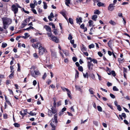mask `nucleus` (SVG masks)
<instances>
[{"mask_svg":"<svg viewBox=\"0 0 130 130\" xmlns=\"http://www.w3.org/2000/svg\"><path fill=\"white\" fill-rule=\"evenodd\" d=\"M2 20L3 22L9 25L11 24L12 22L11 19L7 18H3Z\"/></svg>","mask_w":130,"mask_h":130,"instance_id":"f257e3e1","label":"nucleus"},{"mask_svg":"<svg viewBox=\"0 0 130 130\" xmlns=\"http://www.w3.org/2000/svg\"><path fill=\"white\" fill-rule=\"evenodd\" d=\"M41 45V44H40L39 48V53L40 55H43L44 52H47L46 50Z\"/></svg>","mask_w":130,"mask_h":130,"instance_id":"f03ea898","label":"nucleus"},{"mask_svg":"<svg viewBox=\"0 0 130 130\" xmlns=\"http://www.w3.org/2000/svg\"><path fill=\"white\" fill-rule=\"evenodd\" d=\"M11 8L13 12L15 14L18 13V8L15 5H12Z\"/></svg>","mask_w":130,"mask_h":130,"instance_id":"7ed1b4c3","label":"nucleus"},{"mask_svg":"<svg viewBox=\"0 0 130 130\" xmlns=\"http://www.w3.org/2000/svg\"><path fill=\"white\" fill-rule=\"evenodd\" d=\"M31 75L32 76L34 77H35V75H40V74L38 70H35L33 71H30Z\"/></svg>","mask_w":130,"mask_h":130,"instance_id":"20e7f679","label":"nucleus"},{"mask_svg":"<svg viewBox=\"0 0 130 130\" xmlns=\"http://www.w3.org/2000/svg\"><path fill=\"white\" fill-rule=\"evenodd\" d=\"M115 4H110L108 7V9L110 11H112L114 9Z\"/></svg>","mask_w":130,"mask_h":130,"instance_id":"39448f33","label":"nucleus"},{"mask_svg":"<svg viewBox=\"0 0 130 130\" xmlns=\"http://www.w3.org/2000/svg\"><path fill=\"white\" fill-rule=\"evenodd\" d=\"M57 123L55 122L54 121H52V122L50 123V124L51 125L52 129V130H55V128L56 125Z\"/></svg>","mask_w":130,"mask_h":130,"instance_id":"423d86ee","label":"nucleus"},{"mask_svg":"<svg viewBox=\"0 0 130 130\" xmlns=\"http://www.w3.org/2000/svg\"><path fill=\"white\" fill-rule=\"evenodd\" d=\"M51 40L56 43H58L59 42V39L57 37L54 36V35L52 36Z\"/></svg>","mask_w":130,"mask_h":130,"instance_id":"0eeeda50","label":"nucleus"},{"mask_svg":"<svg viewBox=\"0 0 130 130\" xmlns=\"http://www.w3.org/2000/svg\"><path fill=\"white\" fill-rule=\"evenodd\" d=\"M44 27L46 29V31L48 32H51V28L49 26L45 25L44 26Z\"/></svg>","mask_w":130,"mask_h":130,"instance_id":"6e6552de","label":"nucleus"},{"mask_svg":"<svg viewBox=\"0 0 130 130\" xmlns=\"http://www.w3.org/2000/svg\"><path fill=\"white\" fill-rule=\"evenodd\" d=\"M51 55L52 58H56V52L54 51H52L51 52Z\"/></svg>","mask_w":130,"mask_h":130,"instance_id":"1a4fd4ad","label":"nucleus"},{"mask_svg":"<svg viewBox=\"0 0 130 130\" xmlns=\"http://www.w3.org/2000/svg\"><path fill=\"white\" fill-rule=\"evenodd\" d=\"M40 44V43L39 42H38L36 44L33 43L32 44V47L35 48H37L38 47V45L39 44Z\"/></svg>","mask_w":130,"mask_h":130,"instance_id":"9d476101","label":"nucleus"},{"mask_svg":"<svg viewBox=\"0 0 130 130\" xmlns=\"http://www.w3.org/2000/svg\"><path fill=\"white\" fill-rule=\"evenodd\" d=\"M87 66L88 69L89 70L92 69V67L93 66V64L91 63V62L89 61L88 62Z\"/></svg>","mask_w":130,"mask_h":130,"instance_id":"9b49d317","label":"nucleus"},{"mask_svg":"<svg viewBox=\"0 0 130 130\" xmlns=\"http://www.w3.org/2000/svg\"><path fill=\"white\" fill-rule=\"evenodd\" d=\"M51 110L53 114H54L57 112V110L55 107H52L51 108Z\"/></svg>","mask_w":130,"mask_h":130,"instance_id":"f8f14e48","label":"nucleus"},{"mask_svg":"<svg viewBox=\"0 0 130 130\" xmlns=\"http://www.w3.org/2000/svg\"><path fill=\"white\" fill-rule=\"evenodd\" d=\"M67 94L68 97L71 99L72 98L71 91L67 89Z\"/></svg>","mask_w":130,"mask_h":130,"instance_id":"ddd939ff","label":"nucleus"},{"mask_svg":"<svg viewBox=\"0 0 130 130\" xmlns=\"http://www.w3.org/2000/svg\"><path fill=\"white\" fill-rule=\"evenodd\" d=\"M54 17L53 15V12H51L50 15L48 17V19L50 20V21H52V19H51L52 18H53Z\"/></svg>","mask_w":130,"mask_h":130,"instance_id":"4468645a","label":"nucleus"},{"mask_svg":"<svg viewBox=\"0 0 130 130\" xmlns=\"http://www.w3.org/2000/svg\"><path fill=\"white\" fill-rule=\"evenodd\" d=\"M76 23H77L82 22V18L81 17H79V18H76Z\"/></svg>","mask_w":130,"mask_h":130,"instance_id":"2eb2a0df","label":"nucleus"},{"mask_svg":"<svg viewBox=\"0 0 130 130\" xmlns=\"http://www.w3.org/2000/svg\"><path fill=\"white\" fill-rule=\"evenodd\" d=\"M3 27L4 29H7L9 25L7 24L4 23V22H3Z\"/></svg>","mask_w":130,"mask_h":130,"instance_id":"dca6fc26","label":"nucleus"},{"mask_svg":"<svg viewBox=\"0 0 130 130\" xmlns=\"http://www.w3.org/2000/svg\"><path fill=\"white\" fill-rule=\"evenodd\" d=\"M97 5L99 7L101 6L105 7V6L104 5V4L100 2H99L98 3Z\"/></svg>","mask_w":130,"mask_h":130,"instance_id":"f3484780","label":"nucleus"},{"mask_svg":"<svg viewBox=\"0 0 130 130\" xmlns=\"http://www.w3.org/2000/svg\"><path fill=\"white\" fill-rule=\"evenodd\" d=\"M66 109V108L65 107H64L61 110V112H60L59 113V115L60 116H61V114H63V112L65 111Z\"/></svg>","mask_w":130,"mask_h":130,"instance_id":"a211bd4d","label":"nucleus"},{"mask_svg":"<svg viewBox=\"0 0 130 130\" xmlns=\"http://www.w3.org/2000/svg\"><path fill=\"white\" fill-rule=\"evenodd\" d=\"M47 113L48 116L50 117H52L53 114L51 110L50 109H48Z\"/></svg>","mask_w":130,"mask_h":130,"instance_id":"6ab92c4d","label":"nucleus"},{"mask_svg":"<svg viewBox=\"0 0 130 130\" xmlns=\"http://www.w3.org/2000/svg\"><path fill=\"white\" fill-rule=\"evenodd\" d=\"M98 16L96 15H93L92 17V19L93 20L96 21V19L97 18Z\"/></svg>","mask_w":130,"mask_h":130,"instance_id":"aec40b11","label":"nucleus"},{"mask_svg":"<svg viewBox=\"0 0 130 130\" xmlns=\"http://www.w3.org/2000/svg\"><path fill=\"white\" fill-rule=\"evenodd\" d=\"M109 23L113 25H115L116 24V23L113 21L111 20L109 21Z\"/></svg>","mask_w":130,"mask_h":130,"instance_id":"412c9836","label":"nucleus"},{"mask_svg":"<svg viewBox=\"0 0 130 130\" xmlns=\"http://www.w3.org/2000/svg\"><path fill=\"white\" fill-rule=\"evenodd\" d=\"M27 19H25L24 20V22L22 24V25L23 27L27 25Z\"/></svg>","mask_w":130,"mask_h":130,"instance_id":"4be33fe9","label":"nucleus"},{"mask_svg":"<svg viewBox=\"0 0 130 130\" xmlns=\"http://www.w3.org/2000/svg\"><path fill=\"white\" fill-rule=\"evenodd\" d=\"M5 100L6 102L9 105H11V104L9 101L7 99V97L6 95H5Z\"/></svg>","mask_w":130,"mask_h":130,"instance_id":"5701e85b","label":"nucleus"},{"mask_svg":"<svg viewBox=\"0 0 130 130\" xmlns=\"http://www.w3.org/2000/svg\"><path fill=\"white\" fill-rule=\"evenodd\" d=\"M54 118L55 120V122L57 123V114H55L54 116Z\"/></svg>","mask_w":130,"mask_h":130,"instance_id":"b1692460","label":"nucleus"},{"mask_svg":"<svg viewBox=\"0 0 130 130\" xmlns=\"http://www.w3.org/2000/svg\"><path fill=\"white\" fill-rule=\"evenodd\" d=\"M93 89L92 88H90L89 89V91L90 92V94H94L93 91Z\"/></svg>","mask_w":130,"mask_h":130,"instance_id":"393cba45","label":"nucleus"},{"mask_svg":"<svg viewBox=\"0 0 130 130\" xmlns=\"http://www.w3.org/2000/svg\"><path fill=\"white\" fill-rule=\"evenodd\" d=\"M88 23L89 26L91 27L93 25V22L92 21L90 20L88 21Z\"/></svg>","mask_w":130,"mask_h":130,"instance_id":"a878e982","label":"nucleus"},{"mask_svg":"<svg viewBox=\"0 0 130 130\" xmlns=\"http://www.w3.org/2000/svg\"><path fill=\"white\" fill-rule=\"evenodd\" d=\"M43 8L44 9H46L47 7V4L45 2H43Z\"/></svg>","mask_w":130,"mask_h":130,"instance_id":"bb28decb","label":"nucleus"},{"mask_svg":"<svg viewBox=\"0 0 130 130\" xmlns=\"http://www.w3.org/2000/svg\"><path fill=\"white\" fill-rule=\"evenodd\" d=\"M69 22L71 24H73V20L71 18H69Z\"/></svg>","mask_w":130,"mask_h":130,"instance_id":"cd10ccee","label":"nucleus"},{"mask_svg":"<svg viewBox=\"0 0 130 130\" xmlns=\"http://www.w3.org/2000/svg\"><path fill=\"white\" fill-rule=\"evenodd\" d=\"M47 34L48 35V36L49 37H50L51 38L52 37V36H53L52 34L51 31V32H48L47 33Z\"/></svg>","mask_w":130,"mask_h":130,"instance_id":"c85d7f7f","label":"nucleus"},{"mask_svg":"<svg viewBox=\"0 0 130 130\" xmlns=\"http://www.w3.org/2000/svg\"><path fill=\"white\" fill-rule=\"evenodd\" d=\"M81 49L82 51H86V48L85 47L84 45H83Z\"/></svg>","mask_w":130,"mask_h":130,"instance_id":"c756f323","label":"nucleus"},{"mask_svg":"<svg viewBox=\"0 0 130 130\" xmlns=\"http://www.w3.org/2000/svg\"><path fill=\"white\" fill-rule=\"evenodd\" d=\"M100 13V11L98 10H96L94 11V13L95 14H99Z\"/></svg>","mask_w":130,"mask_h":130,"instance_id":"7c9ffc66","label":"nucleus"},{"mask_svg":"<svg viewBox=\"0 0 130 130\" xmlns=\"http://www.w3.org/2000/svg\"><path fill=\"white\" fill-rule=\"evenodd\" d=\"M83 73L84 77V78H88V75L87 72H86L85 74L84 73Z\"/></svg>","mask_w":130,"mask_h":130,"instance_id":"2f4dec72","label":"nucleus"},{"mask_svg":"<svg viewBox=\"0 0 130 130\" xmlns=\"http://www.w3.org/2000/svg\"><path fill=\"white\" fill-rule=\"evenodd\" d=\"M97 108L98 110L100 112H101L102 111V107L100 106H97Z\"/></svg>","mask_w":130,"mask_h":130,"instance_id":"473e14b6","label":"nucleus"},{"mask_svg":"<svg viewBox=\"0 0 130 130\" xmlns=\"http://www.w3.org/2000/svg\"><path fill=\"white\" fill-rule=\"evenodd\" d=\"M76 73L75 75V77L76 78H78V77L79 73V72L77 70H76Z\"/></svg>","mask_w":130,"mask_h":130,"instance_id":"72a5a7b5","label":"nucleus"},{"mask_svg":"<svg viewBox=\"0 0 130 130\" xmlns=\"http://www.w3.org/2000/svg\"><path fill=\"white\" fill-rule=\"evenodd\" d=\"M94 45L93 44H92L89 45V48L90 49H91V48H93L94 47Z\"/></svg>","mask_w":130,"mask_h":130,"instance_id":"f704fd0d","label":"nucleus"},{"mask_svg":"<svg viewBox=\"0 0 130 130\" xmlns=\"http://www.w3.org/2000/svg\"><path fill=\"white\" fill-rule=\"evenodd\" d=\"M7 44L5 43H3L2 44V47L4 48L6 47L7 46Z\"/></svg>","mask_w":130,"mask_h":130,"instance_id":"c9c22d12","label":"nucleus"},{"mask_svg":"<svg viewBox=\"0 0 130 130\" xmlns=\"http://www.w3.org/2000/svg\"><path fill=\"white\" fill-rule=\"evenodd\" d=\"M28 113L32 116H34L36 115V113H33L32 111H30V112Z\"/></svg>","mask_w":130,"mask_h":130,"instance_id":"e433bc0d","label":"nucleus"},{"mask_svg":"<svg viewBox=\"0 0 130 130\" xmlns=\"http://www.w3.org/2000/svg\"><path fill=\"white\" fill-rule=\"evenodd\" d=\"M78 70L82 72L83 71V69L82 66H79L78 67Z\"/></svg>","mask_w":130,"mask_h":130,"instance_id":"4c0bfd02","label":"nucleus"},{"mask_svg":"<svg viewBox=\"0 0 130 130\" xmlns=\"http://www.w3.org/2000/svg\"><path fill=\"white\" fill-rule=\"evenodd\" d=\"M93 61L94 63L97 64V60L95 59H92L90 62Z\"/></svg>","mask_w":130,"mask_h":130,"instance_id":"58836bf2","label":"nucleus"},{"mask_svg":"<svg viewBox=\"0 0 130 130\" xmlns=\"http://www.w3.org/2000/svg\"><path fill=\"white\" fill-rule=\"evenodd\" d=\"M75 88L76 89L78 90L79 91H81V89H80V86H77L76 85H75Z\"/></svg>","mask_w":130,"mask_h":130,"instance_id":"ea45409f","label":"nucleus"},{"mask_svg":"<svg viewBox=\"0 0 130 130\" xmlns=\"http://www.w3.org/2000/svg\"><path fill=\"white\" fill-rule=\"evenodd\" d=\"M31 42L32 43H34L36 42L37 40L36 39H32L30 40Z\"/></svg>","mask_w":130,"mask_h":130,"instance_id":"a19ab883","label":"nucleus"},{"mask_svg":"<svg viewBox=\"0 0 130 130\" xmlns=\"http://www.w3.org/2000/svg\"><path fill=\"white\" fill-rule=\"evenodd\" d=\"M93 124L95 125L96 126H98V122L96 121H93Z\"/></svg>","mask_w":130,"mask_h":130,"instance_id":"79ce46f5","label":"nucleus"},{"mask_svg":"<svg viewBox=\"0 0 130 130\" xmlns=\"http://www.w3.org/2000/svg\"><path fill=\"white\" fill-rule=\"evenodd\" d=\"M113 90L114 91H118V90H119L118 89V88H117L116 86H115L113 87Z\"/></svg>","mask_w":130,"mask_h":130,"instance_id":"37998d69","label":"nucleus"},{"mask_svg":"<svg viewBox=\"0 0 130 130\" xmlns=\"http://www.w3.org/2000/svg\"><path fill=\"white\" fill-rule=\"evenodd\" d=\"M14 125L15 127H19L20 126V124L17 123H15L14 124Z\"/></svg>","mask_w":130,"mask_h":130,"instance_id":"c03bdc74","label":"nucleus"},{"mask_svg":"<svg viewBox=\"0 0 130 130\" xmlns=\"http://www.w3.org/2000/svg\"><path fill=\"white\" fill-rule=\"evenodd\" d=\"M47 76V74L46 73H44V74L42 77V78L44 80Z\"/></svg>","mask_w":130,"mask_h":130,"instance_id":"a18cd8bd","label":"nucleus"},{"mask_svg":"<svg viewBox=\"0 0 130 130\" xmlns=\"http://www.w3.org/2000/svg\"><path fill=\"white\" fill-rule=\"evenodd\" d=\"M30 6L31 8L32 9L34 8L35 7V5L33 4H30Z\"/></svg>","mask_w":130,"mask_h":130,"instance_id":"49530a36","label":"nucleus"},{"mask_svg":"<svg viewBox=\"0 0 130 130\" xmlns=\"http://www.w3.org/2000/svg\"><path fill=\"white\" fill-rule=\"evenodd\" d=\"M72 38H73V37H72V36H71V34H69V36H68V39L69 40H71L72 39Z\"/></svg>","mask_w":130,"mask_h":130,"instance_id":"de8ad7c7","label":"nucleus"},{"mask_svg":"<svg viewBox=\"0 0 130 130\" xmlns=\"http://www.w3.org/2000/svg\"><path fill=\"white\" fill-rule=\"evenodd\" d=\"M91 78L93 79H94L95 77L94 75L93 74H91L90 75Z\"/></svg>","mask_w":130,"mask_h":130,"instance_id":"09e8293b","label":"nucleus"},{"mask_svg":"<svg viewBox=\"0 0 130 130\" xmlns=\"http://www.w3.org/2000/svg\"><path fill=\"white\" fill-rule=\"evenodd\" d=\"M117 109L118 110L120 111L121 110V107L120 106V105H118L117 106Z\"/></svg>","mask_w":130,"mask_h":130,"instance_id":"8fccbe9b","label":"nucleus"},{"mask_svg":"<svg viewBox=\"0 0 130 130\" xmlns=\"http://www.w3.org/2000/svg\"><path fill=\"white\" fill-rule=\"evenodd\" d=\"M34 57L35 58H37L38 57V55H37V54L36 53H35L33 54Z\"/></svg>","mask_w":130,"mask_h":130,"instance_id":"3c124183","label":"nucleus"},{"mask_svg":"<svg viewBox=\"0 0 130 130\" xmlns=\"http://www.w3.org/2000/svg\"><path fill=\"white\" fill-rule=\"evenodd\" d=\"M53 32L55 34V35H57V31L56 29H54L53 30Z\"/></svg>","mask_w":130,"mask_h":130,"instance_id":"603ef678","label":"nucleus"},{"mask_svg":"<svg viewBox=\"0 0 130 130\" xmlns=\"http://www.w3.org/2000/svg\"><path fill=\"white\" fill-rule=\"evenodd\" d=\"M18 71H20V64L19 63H18Z\"/></svg>","mask_w":130,"mask_h":130,"instance_id":"864d4df0","label":"nucleus"},{"mask_svg":"<svg viewBox=\"0 0 130 130\" xmlns=\"http://www.w3.org/2000/svg\"><path fill=\"white\" fill-rule=\"evenodd\" d=\"M24 35L26 37V39L27 38H28L30 36V35L28 34L27 33H25L24 34Z\"/></svg>","mask_w":130,"mask_h":130,"instance_id":"5fc2aeb1","label":"nucleus"},{"mask_svg":"<svg viewBox=\"0 0 130 130\" xmlns=\"http://www.w3.org/2000/svg\"><path fill=\"white\" fill-rule=\"evenodd\" d=\"M111 73L113 75V76H116L115 73L114 71H111Z\"/></svg>","mask_w":130,"mask_h":130,"instance_id":"6e6d98bb","label":"nucleus"},{"mask_svg":"<svg viewBox=\"0 0 130 130\" xmlns=\"http://www.w3.org/2000/svg\"><path fill=\"white\" fill-rule=\"evenodd\" d=\"M93 1L94 2V6L95 5V3H96V2H99L100 1V0H93Z\"/></svg>","mask_w":130,"mask_h":130,"instance_id":"4d7b16f0","label":"nucleus"},{"mask_svg":"<svg viewBox=\"0 0 130 130\" xmlns=\"http://www.w3.org/2000/svg\"><path fill=\"white\" fill-rule=\"evenodd\" d=\"M110 97L113 99H114L115 98V96L111 93H110Z\"/></svg>","mask_w":130,"mask_h":130,"instance_id":"13d9d810","label":"nucleus"},{"mask_svg":"<svg viewBox=\"0 0 130 130\" xmlns=\"http://www.w3.org/2000/svg\"><path fill=\"white\" fill-rule=\"evenodd\" d=\"M107 105L110 107L111 109H113V108L112 106L111 105L108 104V103H107Z\"/></svg>","mask_w":130,"mask_h":130,"instance_id":"bf43d9fd","label":"nucleus"},{"mask_svg":"<svg viewBox=\"0 0 130 130\" xmlns=\"http://www.w3.org/2000/svg\"><path fill=\"white\" fill-rule=\"evenodd\" d=\"M20 114L21 115L22 117H24L25 115L27 114V113H22V112L20 111Z\"/></svg>","mask_w":130,"mask_h":130,"instance_id":"052dcab7","label":"nucleus"},{"mask_svg":"<svg viewBox=\"0 0 130 130\" xmlns=\"http://www.w3.org/2000/svg\"><path fill=\"white\" fill-rule=\"evenodd\" d=\"M121 116L122 117H123L124 118H126V116L125 114L124 113H122V114Z\"/></svg>","mask_w":130,"mask_h":130,"instance_id":"680f3d73","label":"nucleus"},{"mask_svg":"<svg viewBox=\"0 0 130 130\" xmlns=\"http://www.w3.org/2000/svg\"><path fill=\"white\" fill-rule=\"evenodd\" d=\"M112 84L111 83H109V82H108L107 83V85L109 87L112 86Z\"/></svg>","mask_w":130,"mask_h":130,"instance_id":"e2e57ef3","label":"nucleus"},{"mask_svg":"<svg viewBox=\"0 0 130 130\" xmlns=\"http://www.w3.org/2000/svg\"><path fill=\"white\" fill-rule=\"evenodd\" d=\"M14 72V71H13L12 72V73L9 75V77L10 78H11L12 77H13V73Z\"/></svg>","mask_w":130,"mask_h":130,"instance_id":"0e129e2a","label":"nucleus"},{"mask_svg":"<svg viewBox=\"0 0 130 130\" xmlns=\"http://www.w3.org/2000/svg\"><path fill=\"white\" fill-rule=\"evenodd\" d=\"M61 89L62 90L64 91H65V90L67 91V89H68L67 88H64V87H61Z\"/></svg>","mask_w":130,"mask_h":130,"instance_id":"69168bd1","label":"nucleus"},{"mask_svg":"<svg viewBox=\"0 0 130 130\" xmlns=\"http://www.w3.org/2000/svg\"><path fill=\"white\" fill-rule=\"evenodd\" d=\"M32 11L35 14H37V12L36 11V10L35 9H32Z\"/></svg>","mask_w":130,"mask_h":130,"instance_id":"338daca9","label":"nucleus"},{"mask_svg":"<svg viewBox=\"0 0 130 130\" xmlns=\"http://www.w3.org/2000/svg\"><path fill=\"white\" fill-rule=\"evenodd\" d=\"M73 60L75 62L77 60V58L75 57H73L72 58Z\"/></svg>","mask_w":130,"mask_h":130,"instance_id":"774afa93","label":"nucleus"}]
</instances>
